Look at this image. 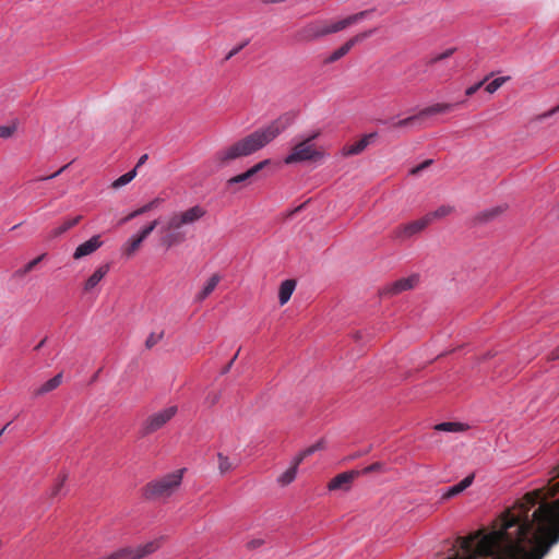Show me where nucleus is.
<instances>
[{"label":"nucleus","mask_w":559,"mask_h":559,"mask_svg":"<svg viewBox=\"0 0 559 559\" xmlns=\"http://www.w3.org/2000/svg\"><path fill=\"white\" fill-rule=\"evenodd\" d=\"M547 486L527 492L493 523L492 530H479L459 537L460 559H543L559 543V465Z\"/></svg>","instance_id":"f257e3e1"},{"label":"nucleus","mask_w":559,"mask_h":559,"mask_svg":"<svg viewBox=\"0 0 559 559\" xmlns=\"http://www.w3.org/2000/svg\"><path fill=\"white\" fill-rule=\"evenodd\" d=\"M287 128L283 118L272 121L264 128L258 129L231 145L222 148L214 156L217 167L229 165L233 160L249 156L266 146Z\"/></svg>","instance_id":"f03ea898"},{"label":"nucleus","mask_w":559,"mask_h":559,"mask_svg":"<svg viewBox=\"0 0 559 559\" xmlns=\"http://www.w3.org/2000/svg\"><path fill=\"white\" fill-rule=\"evenodd\" d=\"M205 214L206 211L201 205H194L185 211L170 214L160 228L162 245L169 249L185 242L187 239L185 226L197 223Z\"/></svg>","instance_id":"7ed1b4c3"},{"label":"nucleus","mask_w":559,"mask_h":559,"mask_svg":"<svg viewBox=\"0 0 559 559\" xmlns=\"http://www.w3.org/2000/svg\"><path fill=\"white\" fill-rule=\"evenodd\" d=\"M183 472L178 469L150 481L143 488V496L148 500L169 498L180 487Z\"/></svg>","instance_id":"20e7f679"},{"label":"nucleus","mask_w":559,"mask_h":559,"mask_svg":"<svg viewBox=\"0 0 559 559\" xmlns=\"http://www.w3.org/2000/svg\"><path fill=\"white\" fill-rule=\"evenodd\" d=\"M320 135V132H314L308 138L295 144L290 153L284 158V163L287 165L304 163V162H320L325 157V152L317 147L313 144V140H316Z\"/></svg>","instance_id":"39448f33"},{"label":"nucleus","mask_w":559,"mask_h":559,"mask_svg":"<svg viewBox=\"0 0 559 559\" xmlns=\"http://www.w3.org/2000/svg\"><path fill=\"white\" fill-rule=\"evenodd\" d=\"M326 37L324 19H316L301 26L295 34L299 43H312Z\"/></svg>","instance_id":"423d86ee"},{"label":"nucleus","mask_w":559,"mask_h":559,"mask_svg":"<svg viewBox=\"0 0 559 559\" xmlns=\"http://www.w3.org/2000/svg\"><path fill=\"white\" fill-rule=\"evenodd\" d=\"M177 406H169L150 415L142 426V433L148 436L162 429L177 414Z\"/></svg>","instance_id":"0eeeda50"},{"label":"nucleus","mask_w":559,"mask_h":559,"mask_svg":"<svg viewBox=\"0 0 559 559\" xmlns=\"http://www.w3.org/2000/svg\"><path fill=\"white\" fill-rule=\"evenodd\" d=\"M377 29L376 28H371V29H367V31H364V32H360L358 34H356L355 36L350 37L347 41H345L342 46H340L337 49H335L332 53H330L325 59H324V63L325 64H331V63H334L336 62L337 60H340L341 58H343L344 56H346L350 49L360 44L361 41H364L365 39L369 38L370 36H372L374 34Z\"/></svg>","instance_id":"6e6552de"},{"label":"nucleus","mask_w":559,"mask_h":559,"mask_svg":"<svg viewBox=\"0 0 559 559\" xmlns=\"http://www.w3.org/2000/svg\"><path fill=\"white\" fill-rule=\"evenodd\" d=\"M368 13L369 11L366 10L338 20L324 19L326 36L340 33L349 27L350 25L358 23L359 21L364 20L368 15Z\"/></svg>","instance_id":"1a4fd4ad"},{"label":"nucleus","mask_w":559,"mask_h":559,"mask_svg":"<svg viewBox=\"0 0 559 559\" xmlns=\"http://www.w3.org/2000/svg\"><path fill=\"white\" fill-rule=\"evenodd\" d=\"M368 13L369 11L366 10L338 20L324 19L326 36L340 33L349 27L350 25L358 23L359 21L364 20L368 15Z\"/></svg>","instance_id":"9d476101"},{"label":"nucleus","mask_w":559,"mask_h":559,"mask_svg":"<svg viewBox=\"0 0 559 559\" xmlns=\"http://www.w3.org/2000/svg\"><path fill=\"white\" fill-rule=\"evenodd\" d=\"M428 225V218L424 216L419 219L395 227L392 230V238L399 241H404L423 231Z\"/></svg>","instance_id":"9b49d317"},{"label":"nucleus","mask_w":559,"mask_h":559,"mask_svg":"<svg viewBox=\"0 0 559 559\" xmlns=\"http://www.w3.org/2000/svg\"><path fill=\"white\" fill-rule=\"evenodd\" d=\"M359 475H360L359 471H349V472L341 473V474L336 475L335 477H333L329 481L328 489L330 491H335V490L348 491L352 487L354 479L356 477H358Z\"/></svg>","instance_id":"f8f14e48"},{"label":"nucleus","mask_w":559,"mask_h":559,"mask_svg":"<svg viewBox=\"0 0 559 559\" xmlns=\"http://www.w3.org/2000/svg\"><path fill=\"white\" fill-rule=\"evenodd\" d=\"M418 283V277L416 275H412L409 277L401 278L389 285L384 289V294L388 295H397L403 292L413 289Z\"/></svg>","instance_id":"ddd939ff"},{"label":"nucleus","mask_w":559,"mask_h":559,"mask_svg":"<svg viewBox=\"0 0 559 559\" xmlns=\"http://www.w3.org/2000/svg\"><path fill=\"white\" fill-rule=\"evenodd\" d=\"M103 241L100 240V236H93L87 241L81 243L73 253V259L80 260L86 255L94 253L98 248H100Z\"/></svg>","instance_id":"4468645a"},{"label":"nucleus","mask_w":559,"mask_h":559,"mask_svg":"<svg viewBox=\"0 0 559 559\" xmlns=\"http://www.w3.org/2000/svg\"><path fill=\"white\" fill-rule=\"evenodd\" d=\"M376 135H377L376 133H369V134L364 135L356 143L350 144V145H345L341 151L342 156L349 157L353 155L360 154L361 152H364L366 150V147L370 144L371 140L373 138H376Z\"/></svg>","instance_id":"2eb2a0df"},{"label":"nucleus","mask_w":559,"mask_h":559,"mask_svg":"<svg viewBox=\"0 0 559 559\" xmlns=\"http://www.w3.org/2000/svg\"><path fill=\"white\" fill-rule=\"evenodd\" d=\"M453 108H454L453 104L438 103V104H433L431 106H428V107L421 109L418 112V116L420 119H424V118L431 117L435 115L447 114V112L451 111Z\"/></svg>","instance_id":"dca6fc26"},{"label":"nucleus","mask_w":559,"mask_h":559,"mask_svg":"<svg viewBox=\"0 0 559 559\" xmlns=\"http://www.w3.org/2000/svg\"><path fill=\"white\" fill-rule=\"evenodd\" d=\"M163 538H157L151 542H147L144 545H140L134 548V554L136 559H142L151 554H154L162 546Z\"/></svg>","instance_id":"f3484780"},{"label":"nucleus","mask_w":559,"mask_h":559,"mask_svg":"<svg viewBox=\"0 0 559 559\" xmlns=\"http://www.w3.org/2000/svg\"><path fill=\"white\" fill-rule=\"evenodd\" d=\"M109 266L102 265L85 281L84 283V292H91L97 284L105 277L108 273Z\"/></svg>","instance_id":"a211bd4d"},{"label":"nucleus","mask_w":559,"mask_h":559,"mask_svg":"<svg viewBox=\"0 0 559 559\" xmlns=\"http://www.w3.org/2000/svg\"><path fill=\"white\" fill-rule=\"evenodd\" d=\"M474 480L473 475L466 476L464 479H462L459 484L450 487L442 496L443 499H450L461 492H463L466 488H468Z\"/></svg>","instance_id":"6ab92c4d"},{"label":"nucleus","mask_w":559,"mask_h":559,"mask_svg":"<svg viewBox=\"0 0 559 559\" xmlns=\"http://www.w3.org/2000/svg\"><path fill=\"white\" fill-rule=\"evenodd\" d=\"M504 210L506 207L501 205L485 210L475 217V222L479 224L491 222L501 215Z\"/></svg>","instance_id":"aec40b11"},{"label":"nucleus","mask_w":559,"mask_h":559,"mask_svg":"<svg viewBox=\"0 0 559 559\" xmlns=\"http://www.w3.org/2000/svg\"><path fill=\"white\" fill-rule=\"evenodd\" d=\"M296 287V282L294 280L284 281L278 290V300L281 306H284L290 299Z\"/></svg>","instance_id":"412c9836"},{"label":"nucleus","mask_w":559,"mask_h":559,"mask_svg":"<svg viewBox=\"0 0 559 559\" xmlns=\"http://www.w3.org/2000/svg\"><path fill=\"white\" fill-rule=\"evenodd\" d=\"M81 219H82L81 215H78L75 217L66 219L59 226H57L56 228L51 229L50 237L51 238L60 237L62 234H64L66 231H68L69 229H71L72 227L78 225Z\"/></svg>","instance_id":"4be33fe9"},{"label":"nucleus","mask_w":559,"mask_h":559,"mask_svg":"<svg viewBox=\"0 0 559 559\" xmlns=\"http://www.w3.org/2000/svg\"><path fill=\"white\" fill-rule=\"evenodd\" d=\"M219 281H221V276L218 274H213L206 282V284L204 285L202 290L197 295V300L202 301L205 298H207L213 293V290L216 288Z\"/></svg>","instance_id":"5701e85b"},{"label":"nucleus","mask_w":559,"mask_h":559,"mask_svg":"<svg viewBox=\"0 0 559 559\" xmlns=\"http://www.w3.org/2000/svg\"><path fill=\"white\" fill-rule=\"evenodd\" d=\"M144 239L138 234L132 236L122 247L123 254L128 258L132 257L141 247Z\"/></svg>","instance_id":"b1692460"},{"label":"nucleus","mask_w":559,"mask_h":559,"mask_svg":"<svg viewBox=\"0 0 559 559\" xmlns=\"http://www.w3.org/2000/svg\"><path fill=\"white\" fill-rule=\"evenodd\" d=\"M61 381H62V374L58 373L53 378H51L48 381H46L43 385H40L35 391V395L39 396V395H44V394H46V393H48L50 391H53L55 389H57L61 384Z\"/></svg>","instance_id":"393cba45"},{"label":"nucleus","mask_w":559,"mask_h":559,"mask_svg":"<svg viewBox=\"0 0 559 559\" xmlns=\"http://www.w3.org/2000/svg\"><path fill=\"white\" fill-rule=\"evenodd\" d=\"M435 429L438 431L445 432H460L465 431L467 429V426L462 423L447 421L436 425Z\"/></svg>","instance_id":"a878e982"},{"label":"nucleus","mask_w":559,"mask_h":559,"mask_svg":"<svg viewBox=\"0 0 559 559\" xmlns=\"http://www.w3.org/2000/svg\"><path fill=\"white\" fill-rule=\"evenodd\" d=\"M453 212V207L450 205H441L436 211L428 213L425 215L428 218V224H430L433 219H439L448 216Z\"/></svg>","instance_id":"bb28decb"},{"label":"nucleus","mask_w":559,"mask_h":559,"mask_svg":"<svg viewBox=\"0 0 559 559\" xmlns=\"http://www.w3.org/2000/svg\"><path fill=\"white\" fill-rule=\"evenodd\" d=\"M45 257H46V253H43V254L38 255L37 258L33 259L32 261L26 263L22 269L17 270L15 272V275L17 277L25 276L27 273L33 271Z\"/></svg>","instance_id":"cd10ccee"},{"label":"nucleus","mask_w":559,"mask_h":559,"mask_svg":"<svg viewBox=\"0 0 559 559\" xmlns=\"http://www.w3.org/2000/svg\"><path fill=\"white\" fill-rule=\"evenodd\" d=\"M297 471L296 467H293L290 466L289 468H287L283 474H281L277 478V483L281 485V486H287L289 485L290 483H293L296 478V475H297Z\"/></svg>","instance_id":"c85d7f7f"},{"label":"nucleus","mask_w":559,"mask_h":559,"mask_svg":"<svg viewBox=\"0 0 559 559\" xmlns=\"http://www.w3.org/2000/svg\"><path fill=\"white\" fill-rule=\"evenodd\" d=\"M110 559H136L133 547H123L120 548L112 554H110Z\"/></svg>","instance_id":"c756f323"},{"label":"nucleus","mask_w":559,"mask_h":559,"mask_svg":"<svg viewBox=\"0 0 559 559\" xmlns=\"http://www.w3.org/2000/svg\"><path fill=\"white\" fill-rule=\"evenodd\" d=\"M217 460H218V471L221 474H226L234 468L233 462L229 460L228 456L224 455L223 453L217 454Z\"/></svg>","instance_id":"7c9ffc66"},{"label":"nucleus","mask_w":559,"mask_h":559,"mask_svg":"<svg viewBox=\"0 0 559 559\" xmlns=\"http://www.w3.org/2000/svg\"><path fill=\"white\" fill-rule=\"evenodd\" d=\"M135 176H136V170L132 169V170L128 171L127 174L120 176L118 179H116L111 186L115 189H119V188L126 186L127 183H129Z\"/></svg>","instance_id":"2f4dec72"},{"label":"nucleus","mask_w":559,"mask_h":559,"mask_svg":"<svg viewBox=\"0 0 559 559\" xmlns=\"http://www.w3.org/2000/svg\"><path fill=\"white\" fill-rule=\"evenodd\" d=\"M510 80V76H500L495 80H492L490 83H488L485 87L486 92L493 94L497 92L506 82Z\"/></svg>","instance_id":"473e14b6"},{"label":"nucleus","mask_w":559,"mask_h":559,"mask_svg":"<svg viewBox=\"0 0 559 559\" xmlns=\"http://www.w3.org/2000/svg\"><path fill=\"white\" fill-rule=\"evenodd\" d=\"M17 129L16 122H12L8 126H0V138L1 139H9L11 138Z\"/></svg>","instance_id":"72a5a7b5"},{"label":"nucleus","mask_w":559,"mask_h":559,"mask_svg":"<svg viewBox=\"0 0 559 559\" xmlns=\"http://www.w3.org/2000/svg\"><path fill=\"white\" fill-rule=\"evenodd\" d=\"M250 178H252L251 174L249 170L240 174V175H237V176H234L231 178H229L227 180V186L230 187L233 185H236V183H242V182H246L248 181Z\"/></svg>","instance_id":"f704fd0d"},{"label":"nucleus","mask_w":559,"mask_h":559,"mask_svg":"<svg viewBox=\"0 0 559 559\" xmlns=\"http://www.w3.org/2000/svg\"><path fill=\"white\" fill-rule=\"evenodd\" d=\"M67 478H68V475L66 473H63L59 476L57 483L51 488L50 497L55 498V497L59 496Z\"/></svg>","instance_id":"c9c22d12"},{"label":"nucleus","mask_w":559,"mask_h":559,"mask_svg":"<svg viewBox=\"0 0 559 559\" xmlns=\"http://www.w3.org/2000/svg\"><path fill=\"white\" fill-rule=\"evenodd\" d=\"M163 335H164L163 332H159V333L153 332V333H151L147 336L146 341H145V347L147 349L153 348L163 338Z\"/></svg>","instance_id":"e433bc0d"},{"label":"nucleus","mask_w":559,"mask_h":559,"mask_svg":"<svg viewBox=\"0 0 559 559\" xmlns=\"http://www.w3.org/2000/svg\"><path fill=\"white\" fill-rule=\"evenodd\" d=\"M324 448H325V441H324V439H320L314 444H312V445L308 447L307 449H305L304 450V455L310 456L313 453H316L317 451L323 450Z\"/></svg>","instance_id":"4c0bfd02"},{"label":"nucleus","mask_w":559,"mask_h":559,"mask_svg":"<svg viewBox=\"0 0 559 559\" xmlns=\"http://www.w3.org/2000/svg\"><path fill=\"white\" fill-rule=\"evenodd\" d=\"M419 119L420 118H419L418 114H416L414 116H411V117H407L405 119L396 121L395 123H393V127L394 128L408 127V126L413 124L416 120H419Z\"/></svg>","instance_id":"58836bf2"},{"label":"nucleus","mask_w":559,"mask_h":559,"mask_svg":"<svg viewBox=\"0 0 559 559\" xmlns=\"http://www.w3.org/2000/svg\"><path fill=\"white\" fill-rule=\"evenodd\" d=\"M157 224H158L157 219L151 222L148 225H146L144 228H142L138 235L145 240L147 238V236L156 228Z\"/></svg>","instance_id":"ea45409f"},{"label":"nucleus","mask_w":559,"mask_h":559,"mask_svg":"<svg viewBox=\"0 0 559 559\" xmlns=\"http://www.w3.org/2000/svg\"><path fill=\"white\" fill-rule=\"evenodd\" d=\"M453 52H454V49H453V48L447 49V50H445V51H443L442 53H439V55L435 56V57L430 60V62H431V63H437V62H439V61H441V60H443V59H447V58L451 57V56L453 55Z\"/></svg>","instance_id":"a19ab883"},{"label":"nucleus","mask_w":559,"mask_h":559,"mask_svg":"<svg viewBox=\"0 0 559 559\" xmlns=\"http://www.w3.org/2000/svg\"><path fill=\"white\" fill-rule=\"evenodd\" d=\"M160 200L159 199H154L153 201L146 203L145 205L139 207V212L140 214H144L151 210H153L154 207H156L158 204H159Z\"/></svg>","instance_id":"79ce46f5"},{"label":"nucleus","mask_w":559,"mask_h":559,"mask_svg":"<svg viewBox=\"0 0 559 559\" xmlns=\"http://www.w3.org/2000/svg\"><path fill=\"white\" fill-rule=\"evenodd\" d=\"M383 468V465L382 463H379V462H376L367 467H365L360 474H370V473H374V472H381Z\"/></svg>","instance_id":"37998d69"},{"label":"nucleus","mask_w":559,"mask_h":559,"mask_svg":"<svg viewBox=\"0 0 559 559\" xmlns=\"http://www.w3.org/2000/svg\"><path fill=\"white\" fill-rule=\"evenodd\" d=\"M269 164H270V159H264V160L255 164L254 166H252L248 170L250 171L251 176L253 177L254 175H257L260 170H262Z\"/></svg>","instance_id":"c03bdc74"},{"label":"nucleus","mask_w":559,"mask_h":559,"mask_svg":"<svg viewBox=\"0 0 559 559\" xmlns=\"http://www.w3.org/2000/svg\"><path fill=\"white\" fill-rule=\"evenodd\" d=\"M431 163H432L431 159H427V160L423 162L418 166L411 169V175L416 176V175L420 174L424 169L429 167L431 165Z\"/></svg>","instance_id":"a18cd8bd"},{"label":"nucleus","mask_w":559,"mask_h":559,"mask_svg":"<svg viewBox=\"0 0 559 559\" xmlns=\"http://www.w3.org/2000/svg\"><path fill=\"white\" fill-rule=\"evenodd\" d=\"M487 80H488V76H487V78H485V80H483V81H480V82H478V83H476V84H474V85H472V86L467 87V88H466V91H465V95H466V96H472V95H474V94H475V93H476V92H477V91H478V90L484 85V83H485Z\"/></svg>","instance_id":"49530a36"},{"label":"nucleus","mask_w":559,"mask_h":559,"mask_svg":"<svg viewBox=\"0 0 559 559\" xmlns=\"http://www.w3.org/2000/svg\"><path fill=\"white\" fill-rule=\"evenodd\" d=\"M248 45V41H243L237 47L233 48L225 57V60L231 59L234 56H236L240 50H242Z\"/></svg>","instance_id":"de8ad7c7"},{"label":"nucleus","mask_w":559,"mask_h":559,"mask_svg":"<svg viewBox=\"0 0 559 559\" xmlns=\"http://www.w3.org/2000/svg\"><path fill=\"white\" fill-rule=\"evenodd\" d=\"M219 393L218 392H211L207 394L206 399H205V402L210 405V406H213L215 405L218 400H219Z\"/></svg>","instance_id":"09e8293b"},{"label":"nucleus","mask_w":559,"mask_h":559,"mask_svg":"<svg viewBox=\"0 0 559 559\" xmlns=\"http://www.w3.org/2000/svg\"><path fill=\"white\" fill-rule=\"evenodd\" d=\"M308 457L307 455H304V451H301L293 461L292 465L293 467H296V469H298V466L300 465V463L306 459Z\"/></svg>","instance_id":"8fccbe9b"},{"label":"nucleus","mask_w":559,"mask_h":559,"mask_svg":"<svg viewBox=\"0 0 559 559\" xmlns=\"http://www.w3.org/2000/svg\"><path fill=\"white\" fill-rule=\"evenodd\" d=\"M68 167V165L61 167L58 171H56L55 174L50 175V176H43V177H38L36 180H39V181H43V180H48V179H52V178H56L57 176H59L66 168Z\"/></svg>","instance_id":"3c124183"},{"label":"nucleus","mask_w":559,"mask_h":559,"mask_svg":"<svg viewBox=\"0 0 559 559\" xmlns=\"http://www.w3.org/2000/svg\"><path fill=\"white\" fill-rule=\"evenodd\" d=\"M139 215H141V214H140L139 210L136 209L135 211H133L129 215H127L124 218H122L120 221V223L123 224V223H126V222H128V221H130V219H132V218H134V217H136Z\"/></svg>","instance_id":"603ef678"},{"label":"nucleus","mask_w":559,"mask_h":559,"mask_svg":"<svg viewBox=\"0 0 559 559\" xmlns=\"http://www.w3.org/2000/svg\"><path fill=\"white\" fill-rule=\"evenodd\" d=\"M550 360L559 359V345L549 354Z\"/></svg>","instance_id":"864d4df0"},{"label":"nucleus","mask_w":559,"mask_h":559,"mask_svg":"<svg viewBox=\"0 0 559 559\" xmlns=\"http://www.w3.org/2000/svg\"><path fill=\"white\" fill-rule=\"evenodd\" d=\"M146 159H147V155L146 154L142 155L140 157V159L138 160L136 166L133 169L136 170L140 166H142L146 162Z\"/></svg>","instance_id":"5fc2aeb1"},{"label":"nucleus","mask_w":559,"mask_h":559,"mask_svg":"<svg viewBox=\"0 0 559 559\" xmlns=\"http://www.w3.org/2000/svg\"><path fill=\"white\" fill-rule=\"evenodd\" d=\"M261 545H262V540H260V539H255V540H252V542L249 543V547L250 548H255V547H259Z\"/></svg>","instance_id":"6e6d98bb"},{"label":"nucleus","mask_w":559,"mask_h":559,"mask_svg":"<svg viewBox=\"0 0 559 559\" xmlns=\"http://www.w3.org/2000/svg\"><path fill=\"white\" fill-rule=\"evenodd\" d=\"M237 356H238V353L234 356V358L230 360V362L225 367L224 372H227L230 369V367L234 364V361L236 360Z\"/></svg>","instance_id":"4d7b16f0"},{"label":"nucleus","mask_w":559,"mask_h":559,"mask_svg":"<svg viewBox=\"0 0 559 559\" xmlns=\"http://www.w3.org/2000/svg\"><path fill=\"white\" fill-rule=\"evenodd\" d=\"M45 342H46V337H45V338H43V340H41V341H40V342L35 346V348H34V349H35V350H39V349L44 346Z\"/></svg>","instance_id":"13d9d810"},{"label":"nucleus","mask_w":559,"mask_h":559,"mask_svg":"<svg viewBox=\"0 0 559 559\" xmlns=\"http://www.w3.org/2000/svg\"><path fill=\"white\" fill-rule=\"evenodd\" d=\"M11 423H8L1 430L0 436L7 430V428L10 426Z\"/></svg>","instance_id":"bf43d9fd"}]
</instances>
